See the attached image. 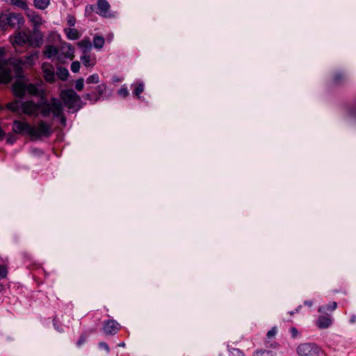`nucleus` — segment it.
<instances>
[{
  "mask_svg": "<svg viewBox=\"0 0 356 356\" xmlns=\"http://www.w3.org/2000/svg\"><path fill=\"white\" fill-rule=\"evenodd\" d=\"M50 0H34V6L40 10H44L49 5Z\"/></svg>",
  "mask_w": 356,
  "mask_h": 356,
  "instance_id": "nucleus-24",
  "label": "nucleus"
},
{
  "mask_svg": "<svg viewBox=\"0 0 356 356\" xmlns=\"http://www.w3.org/2000/svg\"><path fill=\"white\" fill-rule=\"evenodd\" d=\"M42 40V36H40L38 38H35L33 40V37L29 31H21L18 32L14 35L12 42L14 46L17 45L22 47L25 44H29L31 46H38Z\"/></svg>",
  "mask_w": 356,
  "mask_h": 356,
  "instance_id": "nucleus-6",
  "label": "nucleus"
},
{
  "mask_svg": "<svg viewBox=\"0 0 356 356\" xmlns=\"http://www.w3.org/2000/svg\"><path fill=\"white\" fill-rule=\"evenodd\" d=\"M61 54L64 56V58H70L72 60L74 57V49L72 44L67 42H63L60 44V49Z\"/></svg>",
  "mask_w": 356,
  "mask_h": 356,
  "instance_id": "nucleus-14",
  "label": "nucleus"
},
{
  "mask_svg": "<svg viewBox=\"0 0 356 356\" xmlns=\"http://www.w3.org/2000/svg\"><path fill=\"white\" fill-rule=\"evenodd\" d=\"M56 74L58 77L62 80L65 81L67 80L68 76H69V72L65 67H59L57 69Z\"/></svg>",
  "mask_w": 356,
  "mask_h": 356,
  "instance_id": "nucleus-23",
  "label": "nucleus"
},
{
  "mask_svg": "<svg viewBox=\"0 0 356 356\" xmlns=\"http://www.w3.org/2000/svg\"><path fill=\"white\" fill-rule=\"evenodd\" d=\"M83 87H84V83H83V78L79 79L78 80L76 81L75 88L76 90L81 91V90H83Z\"/></svg>",
  "mask_w": 356,
  "mask_h": 356,
  "instance_id": "nucleus-31",
  "label": "nucleus"
},
{
  "mask_svg": "<svg viewBox=\"0 0 356 356\" xmlns=\"http://www.w3.org/2000/svg\"><path fill=\"white\" fill-rule=\"evenodd\" d=\"M3 136H4V132L3 131L1 128L0 127V140H2Z\"/></svg>",
  "mask_w": 356,
  "mask_h": 356,
  "instance_id": "nucleus-43",
  "label": "nucleus"
},
{
  "mask_svg": "<svg viewBox=\"0 0 356 356\" xmlns=\"http://www.w3.org/2000/svg\"><path fill=\"white\" fill-rule=\"evenodd\" d=\"M291 334V337L293 338H296L298 337V330L295 327H291L289 330Z\"/></svg>",
  "mask_w": 356,
  "mask_h": 356,
  "instance_id": "nucleus-37",
  "label": "nucleus"
},
{
  "mask_svg": "<svg viewBox=\"0 0 356 356\" xmlns=\"http://www.w3.org/2000/svg\"><path fill=\"white\" fill-rule=\"evenodd\" d=\"M78 46L83 54H88L92 49V43L89 39H84L78 42Z\"/></svg>",
  "mask_w": 356,
  "mask_h": 356,
  "instance_id": "nucleus-20",
  "label": "nucleus"
},
{
  "mask_svg": "<svg viewBox=\"0 0 356 356\" xmlns=\"http://www.w3.org/2000/svg\"><path fill=\"white\" fill-rule=\"evenodd\" d=\"M121 328V325L117 321L110 319L104 321L103 331L107 335L115 334Z\"/></svg>",
  "mask_w": 356,
  "mask_h": 356,
  "instance_id": "nucleus-13",
  "label": "nucleus"
},
{
  "mask_svg": "<svg viewBox=\"0 0 356 356\" xmlns=\"http://www.w3.org/2000/svg\"><path fill=\"white\" fill-rule=\"evenodd\" d=\"M277 332V330L276 327H272L271 330L267 332L266 336H267L268 339H271L272 337H274L276 335Z\"/></svg>",
  "mask_w": 356,
  "mask_h": 356,
  "instance_id": "nucleus-33",
  "label": "nucleus"
},
{
  "mask_svg": "<svg viewBox=\"0 0 356 356\" xmlns=\"http://www.w3.org/2000/svg\"><path fill=\"white\" fill-rule=\"evenodd\" d=\"M144 90V85L143 83H137L135 86L134 90L133 93L138 97V98H140V95L143 92Z\"/></svg>",
  "mask_w": 356,
  "mask_h": 356,
  "instance_id": "nucleus-28",
  "label": "nucleus"
},
{
  "mask_svg": "<svg viewBox=\"0 0 356 356\" xmlns=\"http://www.w3.org/2000/svg\"><path fill=\"white\" fill-rule=\"evenodd\" d=\"M106 88L107 86L104 83H101L97 86L93 90L91 88H88V90H91V92L84 95L83 98L95 103L101 99L103 95L106 91Z\"/></svg>",
  "mask_w": 356,
  "mask_h": 356,
  "instance_id": "nucleus-9",
  "label": "nucleus"
},
{
  "mask_svg": "<svg viewBox=\"0 0 356 356\" xmlns=\"http://www.w3.org/2000/svg\"><path fill=\"white\" fill-rule=\"evenodd\" d=\"M121 346H124V343H122V344H120Z\"/></svg>",
  "mask_w": 356,
  "mask_h": 356,
  "instance_id": "nucleus-47",
  "label": "nucleus"
},
{
  "mask_svg": "<svg viewBox=\"0 0 356 356\" xmlns=\"http://www.w3.org/2000/svg\"><path fill=\"white\" fill-rule=\"evenodd\" d=\"M19 100H14L6 104V107L13 112H17L21 108V103Z\"/></svg>",
  "mask_w": 356,
  "mask_h": 356,
  "instance_id": "nucleus-25",
  "label": "nucleus"
},
{
  "mask_svg": "<svg viewBox=\"0 0 356 356\" xmlns=\"http://www.w3.org/2000/svg\"><path fill=\"white\" fill-rule=\"evenodd\" d=\"M55 328L59 330V329H58V325H56V326L55 327Z\"/></svg>",
  "mask_w": 356,
  "mask_h": 356,
  "instance_id": "nucleus-46",
  "label": "nucleus"
},
{
  "mask_svg": "<svg viewBox=\"0 0 356 356\" xmlns=\"http://www.w3.org/2000/svg\"><path fill=\"white\" fill-rule=\"evenodd\" d=\"M99 346L100 348L104 349L106 350V352H109L110 349H109V347L108 346V344L105 342H101L99 343Z\"/></svg>",
  "mask_w": 356,
  "mask_h": 356,
  "instance_id": "nucleus-39",
  "label": "nucleus"
},
{
  "mask_svg": "<svg viewBox=\"0 0 356 356\" xmlns=\"http://www.w3.org/2000/svg\"><path fill=\"white\" fill-rule=\"evenodd\" d=\"M90 10H92V6H90Z\"/></svg>",
  "mask_w": 356,
  "mask_h": 356,
  "instance_id": "nucleus-49",
  "label": "nucleus"
},
{
  "mask_svg": "<svg viewBox=\"0 0 356 356\" xmlns=\"http://www.w3.org/2000/svg\"><path fill=\"white\" fill-rule=\"evenodd\" d=\"M297 353L299 356H321L323 352L314 343H303L297 348Z\"/></svg>",
  "mask_w": 356,
  "mask_h": 356,
  "instance_id": "nucleus-7",
  "label": "nucleus"
},
{
  "mask_svg": "<svg viewBox=\"0 0 356 356\" xmlns=\"http://www.w3.org/2000/svg\"><path fill=\"white\" fill-rule=\"evenodd\" d=\"M97 5L98 10L96 13L97 14L106 17L110 16V14L108 13L110 4L106 0H98Z\"/></svg>",
  "mask_w": 356,
  "mask_h": 356,
  "instance_id": "nucleus-15",
  "label": "nucleus"
},
{
  "mask_svg": "<svg viewBox=\"0 0 356 356\" xmlns=\"http://www.w3.org/2000/svg\"><path fill=\"white\" fill-rule=\"evenodd\" d=\"M4 54V49L3 48H0V56L3 55Z\"/></svg>",
  "mask_w": 356,
  "mask_h": 356,
  "instance_id": "nucleus-44",
  "label": "nucleus"
},
{
  "mask_svg": "<svg viewBox=\"0 0 356 356\" xmlns=\"http://www.w3.org/2000/svg\"><path fill=\"white\" fill-rule=\"evenodd\" d=\"M337 307V302H331L327 305L321 306L318 307V312L320 313H325L327 311L332 312L335 310Z\"/></svg>",
  "mask_w": 356,
  "mask_h": 356,
  "instance_id": "nucleus-21",
  "label": "nucleus"
},
{
  "mask_svg": "<svg viewBox=\"0 0 356 356\" xmlns=\"http://www.w3.org/2000/svg\"><path fill=\"white\" fill-rule=\"evenodd\" d=\"M13 131L15 134H27L31 137L33 131V127L28 122L15 120L13 124Z\"/></svg>",
  "mask_w": 356,
  "mask_h": 356,
  "instance_id": "nucleus-10",
  "label": "nucleus"
},
{
  "mask_svg": "<svg viewBox=\"0 0 356 356\" xmlns=\"http://www.w3.org/2000/svg\"><path fill=\"white\" fill-rule=\"evenodd\" d=\"M356 321V315H352L350 318V323H354Z\"/></svg>",
  "mask_w": 356,
  "mask_h": 356,
  "instance_id": "nucleus-42",
  "label": "nucleus"
},
{
  "mask_svg": "<svg viewBox=\"0 0 356 356\" xmlns=\"http://www.w3.org/2000/svg\"><path fill=\"white\" fill-rule=\"evenodd\" d=\"M332 323V319L329 315L319 316L316 324L320 329H326L329 327Z\"/></svg>",
  "mask_w": 356,
  "mask_h": 356,
  "instance_id": "nucleus-16",
  "label": "nucleus"
},
{
  "mask_svg": "<svg viewBox=\"0 0 356 356\" xmlns=\"http://www.w3.org/2000/svg\"><path fill=\"white\" fill-rule=\"evenodd\" d=\"M79 69H80V63L77 60L72 62V63L71 64V70L73 72L76 73L79 71Z\"/></svg>",
  "mask_w": 356,
  "mask_h": 356,
  "instance_id": "nucleus-32",
  "label": "nucleus"
},
{
  "mask_svg": "<svg viewBox=\"0 0 356 356\" xmlns=\"http://www.w3.org/2000/svg\"><path fill=\"white\" fill-rule=\"evenodd\" d=\"M26 16L34 26H40L42 24V17L37 15L34 11L29 8V10H26Z\"/></svg>",
  "mask_w": 356,
  "mask_h": 356,
  "instance_id": "nucleus-17",
  "label": "nucleus"
},
{
  "mask_svg": "<svg viewBox=\"0 0 356 356\" xmlns=\"http://www.w3.org/2000/svg\"><path fill=\"white\" fill-rule=\"evenodd\" d=\"M266 346L267 348H276L277 347V343H270L269 341H266Z\"/></svg>",
  "mask_w": 356,
  "mask_h": 356,
  "instance_id": "nucleus-38",
  "label": "nucleus"
},
{
  "mask_svg": "<svg viewBox=\"0 0 356 356\" xmlns=\"http://www.w3.org/2000/svg\"><path fill=\"white\" fill-rule=\"evenodd\" d=\"M293 314H294V312H291L290 313V314H291V315H293Z\"/></svg>",
  "mask_w": 356,
  "mask_h": 356,
  "instance_id": "nucleus-48",
  "label": "nucleus"
},
{
  "mask_svg": "<svg viewBox=\"0 0 356 356\" xmlns=\"http://www.w3.org/2000/svg\"><path fill=\"white\" fill-rule=\"evenodd\" d=\"M40 113L43 117H49L52 114L53 117L60 120L63 126L66 125V117L63 111L61 102L52 97L49 101L44 100L40 102Z\"/></svg>",
  "mask_w": 356,
  "mask_h": 356,
  "instance_id": "nucleus-2",
  "label": "nucleus"
},
{
  "mask_svg": "<svg viewBox=\"0 0 356 356\" xmlns=\"http://www.w3.org/2000/svg\"><path fill=\"white\" fill-rule=\"evenodd\" d=\"M54 327L56 326V322L55 321V320H54Z\"/></svg>",
  "mask_w": 356,
  "mask_h": 356,
  "instance_id": "nucleus-45",
  "label": "nucleus"
},
{
  "mask_svg": "<svg viewBox=\"0 0 356 356\" xmlns=\"http://www.w3.org/2000/svg\"><path fill=\"white\" fill-rule=\"evenodd\" d=\"M21 108L28 115H38V111H40V103L35 104L33 101L22 102Z\"/></svg>",
  "mask_w": 356,
  "mask_h": 356,
  "instance_id": "nucleus-11",
  "label": "nucleus"
},
{
  "mask_svg": "<svg viewBox=\"0 0 356 356\" xmlns=\"http://www.w3.org/2000/svg\"><path fill=\"white\" fill-rule=\"evenodd\" d=\"M253 356H275V353L271 350L259 349L253 353Z\"/></svg>",
  "mask_w": 356,
  "mask_h": 356,
  "instance_id": "nucleus-27",
  "label": "nucleus"
},
{
  "mask_svg": "<svg viewBox=\"0 0 356 356\" xmlns=\"http://www.w3.org/2000/svg\"><path fill=\"white\" fill-rule=\"evenodd\" d=\"M99 77L97 74L90 75L86 79V83H99Z\"/></svg>",
  "mask_w": 356,
  "mask_h": 356,
  "instance_id": "nucleus-29",
  "label": "nucleus"
},
{
  "mask_svg": "<svg viewBox=\"0 0 356 356\" xmlns=\"http://www.w3.org/2000/svg\"><path fill=\"white\" fill-rule=\"evenodd\" d=\"M7 273V268L5 266L0 265V279L5 277Z\"/></svg>",
  "mask_w": 356,
  "mask_h": 356,
  "instance_id": "nucleus-34",
  "label": "nucleus"
},
{
  "mask_svg": "<svg viewBox=\"0 0 356 356\" xmlns=\"http://www.w3.org/2000/svg\"><path fill=\"white\" fill-rule=\"evenodd\" d=\"M66 35L68 39L70 40H76L79 38V33L76 29H68L65 30Z\"/></svg>",
  "mask_w": 356,
  "mask_h": 356,
  "instance_id": "nucleus-26",
  "label": "nucleus"
},
{
  "mask_svg": "<svg viewBox=\"0 0 356 356\" xmlns=\"http://www.w3.org/2000/svg\"><path fill=\"white\" fill-rule=\"evenodd\" d=\"M16 140V138L14 135H9L7 138V142L10 144H13Z\"/></svg>",
  "mask_w": 356,
  "mask_h": 356,
  "instance_id": "nucleus-40",
  "label": "nucleus"
},
{
  "mask_svg": "<svg viewBox=\"0 0 356 356\" xmlns=\"http://www.w3.org/2000/svg\"><path fill=\"white\" fill-rule=\"evenodd\" d=\"M229 351L232 356H245L243 352L238 348H229Z\"/></svg>",
  "mask_w": 356,
  "mask_h": 356,
  "instance_id": "nucleus-30",
  "label": "nucleus"
},
{
  "mask_svg": "<svg viewBox=\"0 0 356 356\" xmlns=\"http://www.w3.org/2000/svg\"><path fill=\"white\" fill-rule=\"evenodd\" d=\"M38 58L37 52L26 56L24 60L12 58L6 60L0 58V82L9 83L13 77L12 72H15L16 76H20L22 66L33 65Z\"/></svg>",
  "mask_w": 356,
  "mask_h": 356,
  "instance_id": "nucleus-1",
  "label": "nucleus"
},
{
  "mask_svg": "<svg viewBox=\"0 0 356 356\" xmlns=\"http://www.w3.org/2000/svg\"><path fill=\"white\" fill-rule=\"evenodd\" d=\"M118 94L120 96L126 97L129 95V91L126 88L122 87L118 90Z\"/></svg>",
  "mask_w": 356,
  "mask_h": 356,
  "instance_id": "nucleus-36",
  "label": "nucleus"
},
{
  "mask_svg": "<svg viewBox=\"0 0 356 356\" xmlns=\"http://www.w3.org/2000/svg\"><path fill=\"white\" fill-rule=\"evenodd\" d=\"M81 60L86 67H93L96 64L95 57H92L88 54H83L81 56Z\"/></svg>",
  "mask_w": 356,
  "mask_h": 356,
  "instance_id": "nucleus-19",
  "label": "nucleus"
},
{
  "mask_svg": "<svg viewBox=\"0 0 356 356\" xmlns=\"http://www.w3.org/2000/svg\"><path fill=\"white\" fill-rule=\"evenodd\" d=\"M94 47L97 49H101L105 43V40L102 36L95 35L92 40Z\"/></svg>",
  "mask_w": 356,
  "mask_h": 356,
  "instance_id": "nucleus-22",
  "label": "nucleus"
},
{
  "mask_svg": "<svg viewBox=\"0 0 356 356\" xmlns=\"http://www.w3.org/2000/svg\"><path fill=\"white\" fill-rule=\"evenodd\" d=\"M44 80L49 83L55 81L54 67L49 63H43L41 67Z\"/></svg>",
  "mask_w": 356,
  "mask_h": 356,
  "instance_id": "nucleus-12",
  "label": "nucleus"
},
{
  "mask_svg": "<svg viewBox=\"0 0 356 356\" xmlns=\"http://www.w3.org/2000/svg\"><path fill=\"white\" fill-rule=\"evenodd\" d=\"M51 134V126L43 120L38 122L37 127H33L31 138L38 139L42 136L49 137Z\"/></svg>",
  "mask_w": 356,
  "mask_h": 356,
  "instance_id": "nucleus-8",
  "label": "nucleus"
},
{
  "mask_svg": "<svg viewBox=\"0 0 356 356\" xmlns=\"http://www.w3.org/2000/svg\"><path fill=\"white\" fill-rule=\"evenodd\" d=\"M67 24L70 26H74L76 24V18L72 15L67 16Z\"/></svg>",
  "mask_w": 356,
  "mask_h": 356,
  "instance_id": "nucleus-35",
  "label": "nucleus"
},
{
  "mask_svg": "<svg viewBox=\"0 0 356 356\" xmlns=\"http://www.w3.org/2000/svg\"><path fill=\"white\" fill-rule=\"evenodd\" d=\"M13 91L14 95L19 98L24 97L26 92L33 96H38L40 95V90L37 84H25L21 81H17L13 83Z\"/></svg>",
  "mask_w": 356,
  "mask_h": 356,
  "instance_id": "nucleus-5",
  "label": "nucleus"
},
{
  "mask_svg": "<svg viewBox=\"0 0 356 356\" xmlns=\"http://www.w3.org/2000/svg\"><path fill=\"white\" fill-rule=\"evenodd\" d=\"M58 52V48L54 45H47L43 50V54L47 58H51L52 57L56 56Z\"/></svg>",
  "mask_w": 356,
  "mask_h": 356,
  "instance_id": "nucleus-18",
  "label": "nucleus"
},
{
  "mask_svg": "<svg viewBox=\"0 0 356 356\" xmlns=\"http://www.w3.org/2000/svg\"><path fill=\"white\" fill-rule=\"evenodd\" d=\"M86 341V337L84 336H81L80 339L77 341V345L79 346H81Z\"/></svg>",
  "mask_w": 356,
  "mask_h": 356,
  "instance_id": "nucleus-41",
  "label": "nucleus"
},
{
  "mask_svg": "<svg viewBox=\"0 0 356 356\" xmlns=\"http://www.w3.org/2000/svg\"><path fill=\"white\" fill-rule=\"evenodd\" d=\"M24 23L22 14L15 13H6L0 15V27L6 29L10 26L12 28H21Z\"/></svg>",
  "mask_w": 356,
  "mask_h": 356,
  "instance_id": "nucleus-3",
  "label": "nucleus"
},
{
  "mask_svg": "<svg viewBox=\"0 0 356 356\" xmlns=\"http://www.w3.org/2000/svg\"><path fill=\"white\" fill-rule=\"evenodd\" d=\"M60 98L69 109L79 110L81 108V99L72 89L62 90L60 92Z\"/></svg>",
  "mask_w": 356,
  "mask_h": 356,
  "instance_id": "nucleus-4",
  "label": "nucleus"
}]
</instances>
